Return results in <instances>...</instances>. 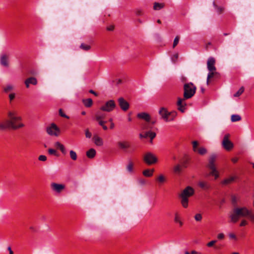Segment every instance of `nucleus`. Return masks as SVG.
I'll use <instances>...</instances> for the list:
<instances>
[{"label":"nucleus","instance_id":"45","mask_svg":"<svg viewBox=\"0 0 254 254\" xmlns=\"http://www.w3.org/2000/svg\"><path fill=\"white\" fill-rule=\"evenodd\" d=\"M48 152L50 155H54L55 156H57V152H56V150H55L54 149L50 148L48 150Z\"/></svg>","mask_w":254,"mask_h":254},{"label":"nucleus","instance_id":"41","mask_svg":"<svg viewBox=\"0 0 254 254\" xmlns=\"http://www.w3.org/2000/svg\"><path fill=\"white\" fill-rule=\"evenodd\" d=\"M174 171L176 173H180L181 172V168L180 165H177L174 167Z\"/></svg>","mask_w":254,"mask_h":254},{"label":"nucleus","instance_id":"52","mask_svg":"<svg viewBox=\"0 0 254 254\" xmlns=\"http://www.w3.org/2000/svg\"><path fill=\"white\" fill-rule=\"evenodd\" d=\"M59 149L63 154L65 155L66 153V151L64 145H62V146L60 147Z\"/></svg>","mask_w":254,"mask_h":254},{"label":"nucleus","instance_id":"21","mask_svg":"<svg viewBox=\"0 0 254 254\" xmlns=\"http://www.w3.org/2000/svg\"><path fill=\"white\" fill-rule=\"evenodd\" d=\"M219 73L216 71V70H212L211 71H209L208 73L207 79H206V84L207 85L209 83V80L210 78H212L213 76L216 75H218Z\"/></svg>","mask_w":254,"mask_h":254},{"label":"nucleus","instance_id":"29","mask_svg":"<svg viewBox=\"0 0 254 254\" xmlns=\"http://www.w3.org/2000/svg\"><path fill=\"white\" fill-rule=\"evenodd\" d=\"M196 152L201 155H203L207 153V150L205 147H201L199 148L198 150Z\"/></svg>","mask_w":254,"mask_h":254},{"label":"nucleus","instance_id":"32","mask_svg":"<svg viewBox=\"0 0 254 254\" xmlns=\"http://www.w3.org/2000/svg\"><path fill=\"white\" fill-rule=\"evenodd\" d=\"M174 221L176 223H178L180 226H182L183 225V223L180 220V217L177 213L175 214Z\"/></svg>","mask_w":254,"mask_h":254},{"label":"nucleus","instance_id":"7","mask_svg":"<svg viewBox=\"0 0 254 254\" xmlns=\"http://www.w3.org/2000/svg\"><path fill=\"white\" fill-rule=\"evenodd\" d=\"M116 107V103L113 100H110L105 103V104L100 107L101 111L111 112L113 111Z\"/></svg>","mask_w":254,"mask_h":254},{"label":"nucleus","instance_id":"22","mask_svg":"<svg viewBox=\"0 0 254 254\" xmlns=\"http://www.w3.org/2000/svg\"><path fill=\"white\" fill-rule=\"evenodd\" d=\"M198 185L202 189L204 190H208L210 188V185L206 182H199Z\"/></svg>","mask_w":254,"mask_h":254},{"label":"nucleus","instance_id":"53","mask_svg":"<svg viewBox=\"0 0 254 254\" xmlns=\"http://www.w3.org/2000/svg\"><path fill=\"white\" fill-rule=\"evenodd\" d=\"M216 243V240H213V241H211L210 242L208 243L207 244V246L208 247H212L213 246V245L214 244H215Z\"/></svg>","mask_w":254,"mask_h":254},{"label":"nucleus","instance_id":"30","mask_svg":"<svg viewBox=\"0 0 254 254\" xmlns=\"http://www.w3.org/2000/svg\"><path fill=\"white\" fill-rule=\"evenodd\" d=\"M241 120V117L238 115H233L231 116V120L232 122L239 121Z\"/></svg>","mask_w":254,"mask_h":254},{"label":"nucleus","instance_id":"62","mask_svg":"<svg viewBox=\"0 0 254 254\" xmlns=\"http://www.w3.org/2000/svg\"><path fill=\"white\" fill-rule=\"evenodd\" d=\"M114 127H115V125H114V124L113 123H111V124L110 128H111V129H113V128H114Z\"/></svg>","mask_w":254,"mask_h":254},{"label":"nucleus","instance_id":"9","mask_svg":"<svg viewBox=\"0 0 254 254\" xmlns=\"http://www.w3.org/2000/svg\"><path fill=\"white\" fill-rule=\"evenodd\" d=\"M230 134L229 133L226 134L223 139L222 142V145L223 147L226 150H231L233 147V143L229 140Z\"/></svg>","mask_w":254,"mask_h":254},{"label":"nucleus","instance_id":"11","mask_svg":"<svg viewBox=\"0 0 254 254\" xmlns=\"http://www.w3.org/2000/svg\"><path fill=\"white\" fill-rule=\"evenodd\" d=\"M51 188L54 192L60 193L65 189V185L56 183H52L51 184Z\"/></svg>","mask_w":254,"mask_h":254},{"label":"nucleus","instance_id":"33","mask_svg":"<svg viewBox=\"0 0 254 254\" xmlns=\"http://www.w3.org/2000/svg\"><path fill=\"white\" fill-rule=\"evenodd\" d=\"M245 88L243 86H242L239 90L234 94V97H237L240 96L244 91Z\"/></svg>","mask_w":254,"mask_h":254},{"label":"nucleus","instance_id":"46","mask_svg":"<svg viewBox=\"0 0 254 254\" xmlns=\"http://www.w3.org/2000/svg\"><path fill=\"white\" fill-rule=\"evenodd\" d=\"M105 123V122L103 121H99V124L103 128L104 130H107L108 129V127L104 125V124Z\"/></svg>","mask_w":254,"mask_h":254},{"label":"nucleus","instance_id":"36","mask_svg":"<svg viewBox=\"0 0 254 254\" xmlns=\"http://www.w3.org/2000/svg\"><path fill=\"white\" fill-rule=\"evenodd\" d=\"M69 155H70V158L73 160H76L77 159V155H76V153L75 151H74L73 150H70V152H69Z\"/></svg>","mask_w":254,"mask_h":254},{"label":"nucleus","instance_id":"40","mask_svg":"<svg viewBox=\"0 0 254 254\" xmlns=\"http://www.w3.org/2000/svg\"><path fill=\"white\" fill-rule=\"evenodd\" d=\"M194 217L196 221H201L202 219V215L200 213H197L195 215Z\"/></svg>","mask_w":254,"mask_h":254},{"label":"nucleus","instance_id":"48","mask_svg":"<svg viewBox=\"0 0 254 254\" xmlns=\"http://www.w3.org/2000/svg\"><path fill=\"white\" fill-rule=\"evenodd\" d=\"M59 114L61 117L65 118L66 119H68V116H66L64 113H63L62 109H60L59 110Z\"/></svg>","mask_w":254,"mask_h":254},{"label":"nucleus","instance_id":"24","mask_svg":"<svg viewBox=\"0 0 254 254\" xmlns=\"http://www.w3.org/2000/svg\"><path fill=\"white\" fill-rule=\"evenodd\" d=\"M82 103L86 107H90L93 104L92 100L91 98L82 100Z\"/></svg>","mask_w":254,"mask_h":254},{"label":"nucleus","instance_id":"16","mask_svg":"<svg viewBox=\"0 0 254 254\" xmlns=\"http://www.w3.org/2000/svg\"><path fill=\"white\" fill-rule=\"evenodd\" d=\"M117 145L122 150H126L130 147L129 142L126 140L119 141L117 142Z\"/></svg>","mask_w":254,"mask_h":254},{"label":"nucleus","instance_id":"56","mask_svg":"<svg viewBox=\"0 0 254 254\" xmlns=\"http://www.w3.org/2000/svg\"><path fill=\"white\" fill-rule=\"evenodd\" d=\"M138 183L140 185H145V184H146V181L144 179H140L139 181H138Z\"/></svg>","mask_w":254,"mask_h":254},{"label":"nucleus","instance_id":"8","mask_svg":"<svg viewBox=\"0 0 254 254\" xmlns=\"http://www.w3.org/2000/svg\"><path fill=\"white\" fill-rule=\"evenodd\" d=\"M46 131L50 135L55 136H58L60 132V128L54 123L51 124L50 126L48 127Z\"/></svg>","mask_w":254,"mask_h":254},{"label":"nucleus","instance_id":"37","mask_svg":"<svg viewBox=\"0 0 254 254\" xmlns=\"http://www.w3.org/2000/svg\"><path fill=\"white\" fill-rule=\"evenodd\" d=\"M80 48L82 50L87 51L90 49L91 47L89 45L84 44V43H82L80 46Z\"/></svg>","mask_w":254,"mask_h":254},{"label":"nucleus","instance_id":"54","mask_svg":"<svg viewBox=\"0 0 254 254\" xmlns=\"http://www.w3.org/2000/svg\"><path fill=\"white\" fill-rule=\"evenodd\" d=\"M229 237L230 239H234L235 240H237V237H236V235L233 233H230L229 234Z\"/></svg>","mask_w":254,"mask_h":254},{"label":"nucleus","instance_id":"13","mask_svg":"<svg viewBox=\"0 0 254 254\" xmlns=\"http://www.w3.org/2000/svg\"><path fill=\"white\" fill-rule=\"evenodd\" d=\"M9 56L5 54H3L0 56V64L2 66L8 67L9 66Z\"/></svg>","mask_w":254,"mask_h":254},{"label":"nucleus","instance_id":"57","mask_svg":"<svg viewBox=\"0 0 254 254\" xmlns=\"http://www.w3.org/2000/svg\"><path fill=\"white\" fill-rule=\"evenodd\" d=\"M224 238V235L223 233H220L217 235V238L219 240H222Z\"/></svg>","mask_w":254,"mask_h":254},{"label":"nucleus","instance_id":"64","mask_svg":"<svg viewBox=\"0 0 254 254\" xmlns=\"http://www.w3.org/2000/svg\"><path fill=\"white\" fill-rule=\"evenodd\" d=\"M7 250H8V251H9V253H10V252H13V251H12V250H11V247H8L7 248Z\"/></svg>","mask_w":254,"mask_h":254},{"label":"nucleus","instance_id":"2","mask_svg":"<svg viewBox=\"0 0 254 254\" xmlns=\"http://www.w3.org/2000/svg\"><path fill=\"white\" fill-rule=\"evenodd\" d=\"M250 210L246 207H235L230 213L229 217L230 222L233 223H236L241 217H248Z\"/></svg>","mask_w":254,"mask_h":254},{"label":"nucleus","instance_id":"26","mask_svg":"<svg viewBox=\"0 0 254 254\" xmlns=\"http://www.w3.org/2000/svg\"><path fill=\"white\" fill-rule=\"evenodd\" d=\"M153 172L154 169H146L143 171V174L145 177H150L153 175Z\"/></svg>","mask_w":254,"mask_h":254},{"label":"nucleus","instance_id":"28","mask_svg":"<svg viewBox=\"0 0 254 254\" xmlns=\"http://www.w3.org/2000/svg\"><path fill=\"white\" fill-rule=\"evenodd\" d=\"M95 118L96 120L99 122V121H101V119H103L105 118V115L101 112H98L95 115Z\"/></svg>","mask_w":254,"mask_h":254},{"label":"nucleus","instance_id":"5","mask_svg":"<svg viewBox=\"0 0 254 254\" xmlns=\"http://www.w3.org/2000/svg\"><path fill=\"white\" fill-rule=\"evenodd\" d=\"M217 158V155L215 154H211L208 160V164L207 167L211 171L209 173V175L213 176L215 179H216L219 177V172L217 170L215 165V161Z\"/></svg>","mask_w":254,"mask_h":254},{"label":"nucleus","instance_id":"23","mask_svg":"<svg viewBox=\"0 0 254 254\" xmlns=\"http://www.w3.org/2000/svg\"><path fill=\"white\" fill-rule=\"evenodd\" d=\"M96 153V150L93 148H91L86 152V154L88 158H93L95 157Z\"/></svg>","mask_w":254,"mask_h":254},{"label":"nucleus","instance_id":"17","mask_svg":"<svg viewBox=\"0 0 254 254\" xmlns=\"http://www.w3.org/2000/svg\"><path fill=\"white\" fill-rule=\"evenodd\" d=\"M94 143L98 146H101L103 145V140L102 138L97 135H95L93 138Z\"/></svg>","mask_w":254,"mask_h":254},{"label":"nucleus","instance_id":"50","mask_svg":"<svg viewBox=\"0 0 254 254\" xmlns=\"http://www.w3.org/2000/svg\"><path fill=\"white\" fill-rule=\"evenodd\" d=\"M91 133L89 131L88 129L85 130V136L87 138H90L91 137Z\"/></svg>","mask_w":254,"mask_h":254},{"label":"nucleus","instance_id":"49","mask_svg":"<svg viewBox=\"0 0 254 254\" xmlns=\"http://www.w3.org/2000/svg\"><path fill=\"white\" fill-rule=\"evenodd\" d=\"M38 159L41 161H45L47 160V157L45 155H40L38 157Z\"/></svg>","mask_w":254,"mask_h":254},{"label":"nucleus","instance_id":"58","mask_svg":"<svg viewBox=\"0 0 254 254\" xmlns=\"http://www.w3.org/2000/svg\"><path fill=\"white\" fill-rule=\"evenodd\" d=\"M114 26L113 25H110L107 27V30L108 31H113L114 30Z\"/></svg>","mask_w":254,"mask_h":254},{"label":"nucleus","instance_id":"27","mask_svg":"<svg viewBox=\"0 0 254 254\" xmlns=\"http://www.w3.org/2000/svg\"><path fill=\"white\" fill-rule=\"evenodd\" d=\"M235 178H236L235 177H231L229 178L226 179L222 182V184L225 185L229 184L231 183L232 182H233L235 180Z\"/></svg>","mask_w":254,"mask_h":254},{"label":"nucleus","instance_id":"59","mask_svg":"<svg viewBox=\"0 0 254 254\" xmlns=\"http://www.w3.org/2000/svg\"><path fill=\"white\" fill-rule=\"evenodd\" d=\"M89 92V93L94 94L96 96H97V93L96 92H95L94 90H92V89L90 90Z\"/></svg>","mask_w":254,"mask_h":254},{"label":"nucleus","instance_id":"3","mask_svg":"<svg viewBox=\"0 0 254 254\" xmlns=\"http://www.w3.org/2000/svg\"><path fill=\"white\" fill-rule=\"evenodd\" d=\"M194 193V190L190 186L187 187L179 195L181 199V203L182 206L186 208L189 205V197L192 196Z\"/></svg>","mask_w":254,"mask_h":254},{"label":"nucleus","instance_id":"12","mask_svg":"<svg viewBox=\"0 0 254 254\" xmlns=\"http://www.w3.org/2000/svg\"><path fill=\"white\" fill-rule=\"evenodd\" d=\"M119 105L124 111H127L129 107V103L123 97L118 99Z\"/></svg>","mask_w":254,"mask_h":254},{"label":"nucleus","instance_id":"18","mask_svg":"<svg viewBox=\"0 0 254 254\" xmlns=\"http://www.w3.org/2000/svg\"><path fill=\"white\" fill-rule=\"evenodd\" d=\"M137 117L145 120L146 122H149L150 120V115L146 113H140L137 114Z\"/></svg>","mask_w":254,"mask_h":254},{"label":"nucleus","instance_id":"10","mask_svg":"<svg viewBox=\"0 0 254 254\" xmlns=\"http://www.w3.org/2000/svg\"><path fill=\"white\" fill-rule=\"evenodd\" d=\"M144 161L148 165H152L157 162V158L151 152H147L144 156Z\"/></svg>","mask_w":254,"mask_h":254},{"label":"nucleus","instance_id":"4","mask_svg":"<svg viewBox=\"0 0 254 254\" xmlns=\"http://www.w3.org/2000/svg\"><path fill=\"white\" fill-rule=\"evenodd\" d=\"M159 114L161 116V118L166 122L173 121L177 115L176 112H168L167 109L164 107L160 109Z\"/></svg>","mask_w":254,"mask_h":254},{"label":"nucleus","instance_id":"60","mask_svg":"<svg viewBox=\"0 0 254 254\" xmlns=\"http://www.w3.org/2000/svg\"><path fill=\"white\" fill-rule=\"evenodd\" d=\"M191 254H201V253L193 250L191 251Z\"/></svg>","mask_w":254,"mask_h":254},{"label":"nucleus","instance_id":"44","mask_svg":"<svg viewBox=\"0 0 254 254\" xmlns=\"http://www.w3.org/2000/svg\"><path fill=\"white\" fill-rule=\"evenodd\" d=\"M15 95H16V94L14 92H11L9 94L8 97H9L10 102H11L15 98Z\"/></svg>","mask_w":254,"mask_h":254},{"label":"nucleus","instance_id":"55","mask_svg":"<svg viewBox=\"0 0 254 254\" xmlns=\"http://www.w3.org/2000/svg\"><path fill=\"white\" fill-rule=\"evenodd\" d=\"M62 144H61L60 142L59 141H57V142H56L55 143V146L58 148H59L60 147H61L62 146Z\"/></svg>","mask_w":254,"mask_h":254},{"label":"nucleus","instance_id":"34","mask_svg":"<svg viewBox=\"0 0 254 254\" xmlns=\"http://www.w3.org/2000/svg\"><path fill=\"white\" fill-rule=\"evenodd\" d=\"M192 150L194 152H196L199 149L197 148V147L198 146V141H193L192 142Z\"/></svg>","mask_w":254,"mask_h":254},{"label":"nucleus","instance_id":"42","mask_svg":"<svg viewBox=\"0 0 254 254\" xmlns=\"http://www.w3.org/2000/svg\"><path fill=\"white\" fill-rule=\"evenodd\" d=\"M213 6L215 7V8L217 9V11L218 13H220L223 11V7H218L217 6L215 2H213Z\"/></svg>","mask_w":254,"mask_h":254},{"label":"nucleus","instance_id":"14","mask_svg":"<svg viewBox=\"0 0 254 254\" xmlns=\"http://www.w3.org/2000/svg\"><path fill=\"white\" fill-rule=\"evenodd\" d=\"M24 83L27 88L30 87V85H36L38 84L37 79L33 76L27 78L25 81Z\"/></svg>","mask_w":254,"mask_h":254},{"label":"nucleus","instance_id":"19","mask_svg":"<svg viewBox=\"0 0 254 254\" xmlns=\"http://www.w3.org/2000/svg\"><path fill=\"white\" fill-rule=\"evenodd\" d=\"M156 133L151 131H148L144 132V138L149 137L150 138V142H152V140L156 136Z\"/></svg>","mask_w":254,"mask_h":254},{"label":"nucleus","instance_id":"47","mask_svg":"<svg viewBox=\"0 0 254 254\" xmlns=\"http://www.w3.org/2000/svg\"><path fill=\"white\" fill-rule=\"evenodd\" d=\"M248 217L251 221L254 223V214L252 213L251 210H250V214Z\"/></svg>","mask_w":254,"mask_h":254},{"label":"nucleus","instance_id":"51","mask_svg":"<svg viewBox=\"0 0 254 254\" xmlns=\"http://www.w3.org/2000/svg\"><path fill=\"white\" fill-rule=\"evenodd\" d=\"M247 224H248V222L245 219H243L240 224V226L241 227H243V226H245L247 225Z\"/></svg>","mask_w":254,"mask_h":254},{"label":"nucleus","instance_id":"25","mask_svg":"<svg viewBox=\"0 0 254 254\" xmlns=\"http://www.w3.org/2000/svg\"><path fill=\"white\" fill-rule=\"evenodd\" d=\"M14 89V86L11 84H7L3 88V92L5 93L11 92Z\"/></svg>","mask_w":254,"mask_h":254},{"label":"nucleus","instance_id":"20","mask_svg":"<svg viewBox=\"0 0 254 254\" xmlns=\"http://www.w3.org/2000/svg\"><path fill=\"white\" fill-rule=\"evenodd\" d=\"M185 100V99H182V98H178V100L177 102V105L178 106V110L180 111L181 112H184L185 111V108L184 106L186 105V103L184 104H183V100Z\"/></svg>","mask_w":254,"mask_h":254},{"label":"nucleus","instance_id":"1","mask_svg":"<svg viewBox=\"0 0 254 254\" xmlns=\"http://www.w3.org/2000/svg\"><path fill=\"white\" fill-rule=\"evenodd\" d=\"M7 117L8 119H6L0 122V130H4L7 129L15 130L24 127V125L21 123L16 124V123L18 121H21L22 118L21 117L17 116L16 111H8L7 113Z\"/></svg>","mask_w":254,"mask_h":254},{"label":"nucleus","instance_id":"15","mask_svg":"<svg viewBox=\"0 0 254 254\" xmlns=\"http://www.w3.org/2000/svg\"><path fill=\"white\" fill-rule=\"evenodd\" d=\"M215 61L213 58L210 57L208 59L207 62V67L209 71L216 70V68L215 66Z\"/></svg>","mask_w":254,"mask_h":254},{"label":"nucleus","instance_id":"61","mask_svg":"<svg viewBox=\"0 0 254 254\" xmlns=\"http://www.w3.org/2000/svg\"><path fill=\"white\" fill-rule=\"evenodd\" d=\"M238 158H233L232 159V161L233 163H236L238 161Z\"/></svg>","mask_w":254,"mask_h":254},{"label":"nucleus","instance_id":"31","mask_svg":"<svg viewBox=\"0 0 254 254\" xmlns=\"http://www.w3.org/2000/svg\"><path fill=\"white\" fill-rule=\"evenodd\" d=\"M164 7V4L163 3H160L158 2H155L153 8L154 10H160Z\"/></svg>","mask_w":254,"mask_h":254},{"label":"nucleus","instance_id":"38","mask_svg":"<svg viewBox=\"0 0 254 254\" xmlns=\"http://www.w3.org/2000/svg\"><path fill=\"white\" fill-rule=\"evenodd\" d=\"M238 200V198L236 195H233L231 196V201H232V203L233 204V205H234V206L237 205Z\"/></svg>","mask_w":254,"mask_h":254},{"label":"nucleus","instance_id":"63","mask_svg":"<svg viewBox=\"0 0 254 254\" xmlns=\"http://www.w3.org/2000/svg\"><path fill=\"white\" fill-rule=\"evenodd\" d=\"M178 56H179V55L178 53H176L174 55V57L175 58V59H178Z\"/></svg>","mask_w":254,"mask_h":254},{"label":"nucleus","instance_id":"39","mask_svg":"<svg viewBox=\"0 0 254 254\" xmlns=\"http://www.w3.org/2000/svg\"><path fill=\"white\" fill-rule=\"evenodd\" d=\"M157 181L160 183H164L166 181V179L163 175H160L157 178Z\"/></svg>","mask_w":254,"mask_h":254},{"label":"nucleus","instance_id":"35","mask_svg":"<svg viewBox=\"0 0 254 254\" xmlns=\"http://www.w3.org/2000/svg\"><path fill=\"white\" fill-rule=\"evenodd\" d=\"M133 164L131 161H129L128 164L127 166V170L128 172L131 173L133 171Z\"/></svg>","mask_w":254,"mask_h":254},{"label":"nucleus","instance_id":"43","mask_svg":"<svg viewBox=\"0 0 254 254\" xmlns=\"http://www.w3.org/2000/svg\"><path fill=\"white\" fill-rule=\"evenodd\" d=\"M179 40H180V37L179 36H177L175 37V38L174 40L173 45V48H175L177 45V44L179 43Z\"/></svg>","mask_w":254,"mask_h":254},{"label":"nucleus","instance_id":"6","mask_svg":"<svg viewBox=\"0 0 254 254\" xmlns=\"http://www.w3.org/2000/svg\"><path fill=\"white\" fill-rule=\"evenodd\" d=\"M184 98L185 99H188L191 98L194 95L196 88L192 83L190 82L184 84Z\"/></svg>","mask_w":254,"mask_h":254}]
</instances>
